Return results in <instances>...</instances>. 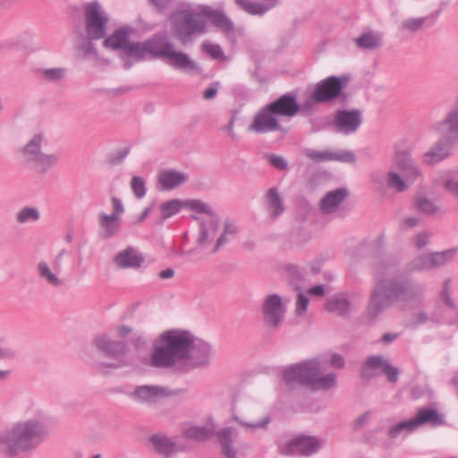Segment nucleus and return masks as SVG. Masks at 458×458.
Instances as JSON below:
<instances>
[{
    "instance_id": "1",
    "label": "nucleus",
    "mask_w": 458,
    "mask_h": 458,
    "mask_svg": "<svg viewBox=\"0 0 458 458\" xmlns=\"http://www.w3.org/2000/svg\"><path fill=\"white\" fill-rule=\"evenodd\" d=\"M394 270V266L387 262L377 264L373 267L377 283L366 310V317L369 321L375 320L394 303L415 308L425 302L426 285L417 283L410 276L432 270L430 253L413 258L406 264L404 273L384 277L385 275H391Z\"/></svg>"
},
{
    "instance_id": "2",
    "label": "nucleus",
    "mask_w": 458,
    "mask_h": 458,
    "mask_svg": "<svg viewBox=\"0 0 458 458\" xmlns=\"http://www.w3.org/2000/svg\"><path fill=\"white\" fill-rule=\"evenodd\" d=\"M213 356L211 345L191 332L170 329L157 338L150 357L151 366L176 372H189L207 366Z\"/></svg>"
},
{
    "instance_id": "3",
    "label": "nucleus",
    "mask_w": 458,
    "mask_h": 458,
    "mask_svg": "<svg viewBox=\"0 0 458 458\" xmlns=\"http://www.w3.org/2000/svg\"><path fill=\"white\" fill-rule=\"evenodd\" d=\"M206 19L225 34L234 31L233 21L223 10L204 4L196 11L191 4L181 3L169 17L174 38L182 46L191 45L197 37L208 32Z\"/></svg>"
},
{
    "instance_id": "4",
    "label": "nucleus",
    "mask_w": 458,
    "mask_h": 458,
    "mask_svg": "<svg viewBox=\"0 0 458 458\" xmlns=\"http://www.w3.org/2000/svg\"><path fill=\"white\" fill-rule=\"evenodd\" d=\"M148 56L161 60L174 70L187 74L200 72L199 64L188 54L177 50L165 32L156 33L142 43L129 42L120 53L123 67L126 70L131 68L133 62L146 60Z\"/></svg>"
},
{
    "instance_id": "5",
    "label": "nucleus",
    "mask_w": 458,
    "mask_h": 458,
    "mask_svg": "<svg viewBox=\"0 0 458 458\" xmlns=\"http://www.w3.org/2000/svg\"><path fill=\"white\" fill-rule=\"evenodd\" d=\"M49 436L47 418L43 412L16 421L0 433V451L14 458L36 450Z\"/></svg>"
},
{
    "instance_id": "6",
    "label": "nucleus",
    "mask_w": 458,
    "mask_h": 458,
    "mask_svg": "<svg viewBox=\"0 0 458 458\" xmlns=\"http://www.w3.org/2000/svg\"><path fill=\"white\" fill-rule=\"evenodd\" d=\"M323 369L320 359L305 360L285 367L282 378L290 388L302 386L313 390H328L336 385V374L329 372L321 376Z\"/></svg>"
},
{
    "instance_id": "7",
    "label": "nucleus",
    "mask_w": 458,
    "mask_h": 458,
    "mask_svg": "<svg viewBox=\"0 0 458 458\" xmlns=\"http://www.w3.org/2000/svg\"><path fill=\"white\" fill-rule=\"evenodd\" d=\"M431 130L440 138L424 153L422 161L435 165L451 155L453 145L458 140V93L443 120L434 123Z\"/></svg>"
},
{
    "instance_id": "8",
    "label": "nucleus",
    "mask_w": 458,
    "mask_h": 458,
    "mask_svg": "<svg viewBox=\"0 0 458 458\" xmlns=\"http://www.w3.org/2000/svg\"><path fill=\"white\" fill-rule=\"evenodd\" d=\"M188 206L191 211L208 216L207 220L194 215L191 216L199 224V233L197 239L198 244L199 246H206L213 241L217 233L220 223L219 216L209 204L200 199H194L189 202Z\"/></svg>"
},
{
    "instance_id": "9",
    "label": "nucleus",
    "mask_w": 458,
    "mask_h": 458,
    "mask_svg": "<svg viewBox=\"0 0 458 458\" xmlns=\"http://www.w3.org/2000/svg\"><path fill=\"white\" fill-rule=\"evenodd\" d=\"M440 423V416L437 410L421 408L417 414L409 420L399 421L389 427L387 436L390 438H397L398 437H405L414 432L420 427L425 424L437 425Z\"/></svg>"
},
{
    "instance_id": "10",
    "label": "nucleus",
    "mask_w": 458,
    "mask_h": 458,
    "mask_svg": "<svg viewBox=\"0 0 458 458\" xmlns=\"http://www.w3.org/2000/svg\"><path fill=\"white\" fill-rule=\"evenodd\" d=\"M108 16L98 1L85 5L86 34L89 40H98L106 36Z\"/></svg>"
},
{
    "instance_id": "11",
    "label": "nucleus",
    "mask_w": 458,
    "mask_h": 458,
    "mask_svg": "<svg viewBox=\"0 0 458 458\" xmlns=\"http://www.w3.org/2000/svg\"><path fill=\"white\" fill-rule=\"evenodd\" d=\"M384 374L391 383H396L399 378V369L394 367L391 362L381 355H371L365 360L360 375L363 378L369 379L377 375Z\"/></svg>"
},
{
    "instance_id": "12",
    "label": "nucleus",
    "mask_w": 458,
    "mask_h": 458,
    "mask_svg": "<svg viewBox=\"0 0 458 458\" xmlns=\"http://www.w3.org/2000/svg\"><path fill=\"white\" fill-rule=\"evenodd\" d=\"M362 123V114L359 109L337 110L331 122L333 130L345 136L357 132Z\"/></svg>"
},
{
    "instance_id": "13",
    "label": "nucleus",
    "mask_w": 458,
    "mask_h": 458,
    "mask_svg": "<svg viewBox=\"0 0 458 458\" xmlns=\"http://www.w3.org/2000/svg\"><path fill=\"white\" fill-rule=\"evenodd\" d=\"M261 312L264 324L274 330L278 328L284 321L286 309L283 304L282 298L276 293H272L264 299Z\"/></svg>"
},
{
    "instance_id": "14",
    "label": "nucleus",
    "mask_w": 458,
    "mask_h": 458,
    "mask_svg": "<svg viewBox=\"0 0 458 458\" xmlns=\"http://www.w3.org/2000/svg\"><path fill=\"white\" fill-rule=\"evenodd\" d=\"M248 131L265 134L274 131L285 132V130L280 123L279 118L267 104L255 114L248 126Z\"/></svg>"
},
{
    "instance_id": "15",
    "label": "nucleus",
    "mask_w": 458,
    "mask_h": 458,
    "mask_svg": "<svg viewBox=\"0 0 458 458\" xmlns=\"http://www.w3.org/2000/svg\"><path fill=\"white\" fill-rule=\"evenodd\" d=\"M360 296L356 293H338L329 296L326 301L327 311L345 317L355 311Z\"/></svg>"
},
{
    "instance_id": "16",
    "label": "nucleus",
    "mask_w": 458,
    "mask_h": 458,
    "mask_svg": "<svg viewBox=\"0 0 458 458\" xmlns=\"http://www.w3.org/2000/svg\"><path fill=\"white\" fill-rule=\"evenodd\" d=\"M344 87L345 81L337 76H329L316 84L311 98L316 103L329 102L340 97Z\"/></svg>"
},
{
    "instance_id": "17",
    "label": "nucleus",
    "mask_w": 458,
    "mask_h": 458,
    "mask_svg": "<svg viewBox=\"0 0 458 458\" xmlns=\"http://www.w3.org/2000/svg\"><path fill=\"white\" fill-rule=\"evenodd\" d=\"M321 445V440L316 437L300 436L287 443L284 454L309 456L317 453Z\"/></svg>"
},
{
    "instance_id": "18",
    "label": "nucleus",
    "mask_w": 458,
    "mask_h": 458,
    "mask_svg": "<svg viewBox=\"0 0 458 458\" xmlns=\"http://www.w3.org/2000/svg\"><path fill=\"white\" fill-rule=\"evenodd\" d=\"M93 344L107 357L120 360L127 352V345L123 341L111 339L106 334H100L94 337Z\"/></svg>"
},
{
    "instance_id": "19",
    "label": "nucleus",
    "mask_w": 458,
    "mask_h": 458,
    "mask_svg": "<svg viewBox=\"0 0 458 458\" xmlns=\"http://www.w3.org/2000/svg\"><path fill=\"white\" fill-rule=\"evenodd\" d=\"M394 162L401 170L407 181L414 182L422 176V173L416 162L408 151H398L395 153Z\"/></svg>"
},
{
    "instance_id": "20",
    "label": "nucleus",
    "mask_w": 458,
    "mask_h": 458,
    "mask_svg": "<svg viewBox=\"0 0 458 458\" xmlns=\"http://www.w3.org/2000/svg\"><path fill=\"white\" fill-rule=\"evenodd\" d=\"M267 105L278 118L280 116L293 117L299 111L296 96L290 93L281 96Z\"/></svg>"
},
{
    "instance_id": "21",
    "label": "nucleus",
    "mask_w": 458,
    "mask_h": 458,
    "mask_svg": "<svg viewBox=\"0 0 458 458\" xmlns=\"http://www.w3.org/2000/svg\"><path fill=\"white\" fill-rule=\"evenodd\" d=\"M166 394L167 390L165 387L145 385L136 386L131 397L140 403L155 404Z\"/></svg>"
},
{
    "instance_id": "22",
    "label": "nucleus",
    "mask_w": 458,
    "mask_h": 458,
    "mask_svg": "<svg viewBox=\"0 0 458 458\" xmlns=\"http://www.w3.org/2000/svg\"><path fill=\"white\" fill-rule=\"evenodd\" d=\"M145 258L139 250L131 246L127 247L123 250L119 251L114 258V263L122 269L140 267L144 263Z\"/></svg>"
},
{
    "instance_id": "23",
    "label": "nucleus",
    "mask_w": 458,
    "mask_h": 458,
    "mask_svg": "<svg viewBox=\"0 0 458 458\" xmlns=\"http://www.w3.org/2000/svg\"><path fill=\"white\" fill-rule=\"evenodd\" d=\"M345 188H337L327 192L319 201V208L323 214L331 215L338 210L340 204L348 197Z\"/></svg>"
},
{
    "instance_id": "24",
    "label": "nucleus",
    "mask_w": 458,
    "mask_h": 458,
    "mask_svg": "<svg viewBox=\"0 0 458 458\" xmlns=\"http://www.w3.org/2000/svg\"><path fill=\"white\" fill-rule=\"evenodd\" d=\"M235 4L245 13L254 16H263L280 4V0H234Z\"/></svg>"
},
{
    "instance_id": "25",
    "label": "nucleus",
    "mask_w": 458,
    "mask_h": 458,
    "mask_svg": "<svg viewBox=\"0 0 458 458\" xmlns=\"http://www.w3.org/2000/svg\"><path fill=\"white\" fill-rule=\"evenodd\" d=\"M133 32V29L129 26L122 27L114 31L111 35L105 38L103 45L106 48L114 50H123L130 42V36Z\"/></svg>"
},
{
    "instance_id": "26",
    "label": "nucleus",
    "mask_w": 458,
    "mask_h": 458,
    "mask_svg": "<svg viewBox=\"0 0 458 458\" xmlns=\"http://www.w3.org/2000/svg\"><path fill=\"white\" fill-rule=\"evenodd\" d=\"M188 180V175L173 169L163 170L158 175V183L162 191L173 190Z\"/></svg>"
},
{
    "instance_id": "27",
    "label": "nucleus",
    "mask_w": 458,
    "mask_h": 458,
    "mask_svg": "<svg viewBox=\"0 0 458 458\" xmlns=\"http://www.w3.org/2000/svg\"><path fill=\"white\" fill-rule=\"evenodd\" d=\"M265 204L272 219H276L285 211L284 199L276 187L267 190L265 195Z\"/></svg>"
},
{
    "instance_id": "28",
    "label": "nucleus",
    "mask_w": 458,
    "mask_h": 458,
    "mask_svg": "<svg viewBox=\"0 0 458 458\" xmlns=\"http://www.w3.org/2000/svg\"><path fill=\"white\" fill-rule=\"evenodd\" d=\"M149 442L157 454L166 458L170 457L176 452L175 442L164 434H154L150 437Z\"/></svg>"
},
{
    "instance_id": "29",
    "label": "nucleus",
    "mask_w": 458,
    "mask_h": 458,
    "mask_svg": "<svg viewBox=\"0 0 458 458\" xmlns=\"http://www.w3.org/2000/svg\"><path fill=\"white\" fill-rule=\"evenodd\" d=\"M98 224L101 228V234L105 239L113 237L121 228V219L106 213L98 215Z\"/></svg>"
},
{
    "instance_id": "30",
    "label": "nucleus",
    "mask_w": 458,
    "mask_h": 458,
    "mask_svg": "<svg viewBox=\"0 0 458 458\" xmlns=\"http://www.w3.org/2000/svg\"><path fill=\"white\" fill-rule=\"evenodd\" d=\"M232 435L233 428L230 427L223 428L216 432L222 453L226 458H236V451L233 448Z\"/></svg>"
},
{
    "instance_id": "31",
    "label": "nucleus",
    "mask_w": 458,
    "mask_h": 458,
    "mask_svg": "<svg viewBox=\"0 0 458 458\" xmlns=\"http://www.w3.org/2000/svg\"><path fill=\"white\" fill-rule=\"evenodd\" d=\"M383 37L378 31L369 30L355 38L360 48L375 50L382 46Z\"/></svg>"
},
{
    "instance_id": "32",
    "label": "nucleus",
    "mask_w": 458,
    "mask_h": 458,
    "mask_svg": "<svg viewBox=\"0 0 458 458\" xmlns=\"http://www.w3.org/2000/svg\"><path fill=\"white\" fill-rule=\"evenodd\" d=\"M38 275L48 285L60 288L64 285V280L60 278L56 273L52 271L49 265L46 261H40L37 267Z\"/></svg>"
},
{
    "instance_id": "33",
    "label": "nucleus",
    "mask_w": 458,
    "mask_h": 458,
    "mask_svg": "<svg viewBox=\"0 0 458 458\" xmlns=\"http://www.w3.org/2000/svg\"><path fill=\"white\" fill-rule=\"evenodd\" d=\"M458 248L445 250L443 251L429 252L432 269L442 267L454 260Z\"/></svg>"
},
{
    "instance_id": "34",
    "label": "nucleus",
    "mask_w": 458,
    "mask_h": 458,
    "mask_svg": "<svg viewBox=\"0 0 458 458\" xmlns=\"http://www.w3.org/2000/svg\"><path fill=\"white\" fill-rule=\"evenodd\" d=\"M183 435L191 440L206 441L214 435V428L208 426H191L184 429Z\"/></svg>"
},
{
    "instance_id": "35",
    "label": "nucleus",
    "mask_w": 458,
    "mask_h": 458,
    "mask_svg": "<svg viewBox=\"0 0 458 458\" xmlns=\"http://www.w3.org/2000/svg\"><path fill=\"white\" fill-rule=\"evenodd\" d=\"M194 199H188V200H180V199H171L169 201H166L163 203L160 207L161 208V214L162 217L164 219L169 218L172 216L176 215L180 212V210L182 208H186L190 210V207L188 206V203L191 201H193Z\"/></svg>"
},
{
    "instance_id": "36",
    "label": "nucleus",
    "mask_w": 458,
    "mask_h": 458,
    "mask_svg": "<svg viewBox=\"0 0 458 458\" xmlns=\"http://www.w3.org/2000/svg\"><path fill=\"white\" fill-rule=\"evenodd\" d=\"M42 141L43 136L41 134H36L22 148V154L28 161L34 162L41 154L40 148Z\"/></svg>"
},
{
    "instance_id": "37",
    "label": "nucleus",
    "mask_w": 458,
    "mask_h": 458,
    "mask_svg": "<svg viewBox=\"0 0 458 458\" xmlns=\"http://www.w3.org/2000/svg\"><path fill=\"white\" fill-rule=\"evenodd\" d=\"M432 320L437 323L458 326V310L449 313L448 307H437L432 313Z\"/></svg>"
},
{
    "instance_id": "38",
    "label": "nucleus",
    "mask_w": 458,
    "mask_h": 458,
    "mask_svg": "<svg viewBox=\"0 0 458 458\" xmlns=\"http://www.w3.org/2000/svg\"><path fill=\"white\" fill-rule=\"evenodd\" d=\"M40 219L39 209L32 206L21 208L16 214V221L19 224L36 223Z\"/></svg>"
},
{
    "instance_id": "39",
    "label": "nucleus",
    "mask_w": 458,
    "mask_h": 458,
    "mask_svg": "<svg viewBox=\"0 0 458 458\" xmlns=\"http://www.w3.org/2000/svg\"><path fill=\"white\" fill-rule=\"evenodd\" d=\"M386 181L388 188L396 192H403L408 189L407 183L401 175L395 172H389Z\"/></svg>"
},
{
    "instance_id": "40",
    "label": "nucleus",
    "mask_w": 458,
    "mask_h": 458,
    "mask_svg": "<svg viewBox=\"0 0 458 458\" xmlns=\"http://www.w3.org/2000/svg\"><path fill=\"white\" fill-rule=\"evenodd\" d=\"M57 155H46L41 153L34 161V163H36L39 166L42 172H47L48 169L54 166L57 163Z\"/></svg>"
},
{
    "instance_id": "41",
    "label": "nucleus",
    "mask_w": 458,
    "mask_h": 458,
    "mask_svg": "<svg viewBox=\"0 0 458 458\" xmlns=\"http://www.w3.org/2000/svg\"><path fill=\"white\" fill-rule=\"evenodd\" d=\"M203 52L216 60H225V56L218 44H212L209 42H203L201 45Z\"/></svg>"
},
{
    "instance_id": "42",
    "label": "nucleus",
    "mask_w": 458,
    "mask_h": 458,
    "mask_svg": "<svg viewBox=\"0 0 458 458\" xmlns=\"http://www.w3.org/2000/svg\"><path fill=\"white\" fill-rule=\"evenodd\" d=\"M66 70L65 68H47L41 71L42 77L47 81H58L64 78Z\"/></svg>"
},
{
    "instance_id": "43",
    "label": "nucleus",
    "mask_w": 458,
    "mask_h": 458,
    "mask_svg": "<svg viewBox=\"0 0 458 458\" xmlns=\"http://www.w3.org/2000/svg\"><path fill=\"white\" fill-rule=\"evenodd\" d=\"M428 20V17L409 18L403 21L402 28L411 32H417Z\"/></svg>"
},
{
    "instance_id": "44",
    "label": "nucleus",
    "mask_w": 458,
    "mask_h": 458,
    "mask_svg": "<svg viewBox=\"0 0 458 458\" xmlns=\"http://www.w3.org/2000/svg\"><path fill=\"white\" fill-rule=\"evenodd\" d=\"M131 187L134 196L137 199H142L146 195V182L140 176H133L131 182Z\"/></svg>"
},
{
    "instance_id": "45",
    "label": "nucleus",
    "mask_w": 458,
    "mask_h": 458,
    "mask_svg": "<svg viewBox=\"0 0 458 458\" xmlns=\"http://www.w3.org/2000/svg\"><path fill=\"white\" fill-rule=\"evenodd\" d=\"M130 147H123L120 149L111 152L107 156V162L111 165H116L121 164L130 153Z\"/></svg>"
},
{
    "instance_id": "46",
    "label": "nucleus",
    "mask_w": 458,
    "mask_h": 458,
    "mask_svg": "<svg viewBox=\"0 0 458 458\" xmlns=\"http://www.w3.org/2000/svg\"><path fill=\"white\" fill-rule=\"evenodd\" d=\"M233 420L236 421L238 424L246 427L247 428H250L252 430L255 429H265L267 428L268 423L270 422V417L266 416L261 420L256 422H246L241 420L238 416H233Z\"/></svg>"
},
{
    "instance_id": "47",
    "label": "nucleus",
    "mask_w": 458,
    "mask_h": 458,
    "mask_svg": "<svg viewBox=\"0 0 458 458\" xmlns=\"http://www.w3.org/2000/svg\"><path fill=\"white\" fill-rule=\"evenodd\" d=\"M416 208L422 213L432 215L437 212V208L434 202L427 198L420 197L416 199Z\"/></svg>"
},
{
    "instance_id": "48",
    "label": "nucleus",
    "mask_w": 458,
    "mask_h": 458,
    "mask_svg": "<svg viewBox=\"0 0 458 458\" xmlns=\"http://www.w3.org/2000/svg\"><path fill=\"white\" fill-rule=\"evenodd\" d=\"M332 160L340 161L344 163H355L356 162V156L353 151L352 150H339L332 152Z\"/></svg>"
},
{
    "instance_id": "49",
    "label": "nucleus",
    "mask_w": 458,
    "mask_h": 458,
    "mask_svg": "<svg viewBox=\"0 0 458 458\" xmlns=\"http://www.w3.org/2000/svg\"><path fill=\"white\" fill-rule=\"evenodd\" d=\"M305 155L315 162H323L332 160V151H317L308 148L305 150Z\"/></svg>"
},
{
    "instance_id": "50",
    "label": "nucleus",
    "mask_w": 458,
    "mask_h": 458,
    "mask_svg": "<svg viewBox=\"0 0 458 458\" xmlns=\"http://www.w3.org/2000/svg\"><path fill=\"white\" fill-rule=\"evenodd\" d=\"M16 352L13 347L0 341V360H12L15 359Z\"/></svg>"
},
{
    "instance_id": "51",
    "label": "nucleus",
    "mask_w": 458,
    "mask_h": 458,
    "mask_svg": "<svg viewBox=\"0 0 458 458\" xmlns=\"http://www.w3.org/2000/svg\"><path fill=\"white\" fill-rule=\"evenodd\" d=\"M309 302H310L309 298L302 293H299L298 298L296 301L295 313L298 316L303 315L308 309Z\"/></svg>"
},
{
    "instance_id": "52",
    "label": "nucleus",
    "mask_w": 458,
    "mask_h": 458,
    "mask_svg": "<svg viewBox=\"0 0 458 458\" xmlns=\"http://www.w3.org/2000/svg\"><path fill=\"white\" fill-rule=\"evenodd\" d=\"M268 160L270 165L278 170L287 169L288 163L286 159L282 156L272 154L268 157Z\"/></svg>"
},
{
    "instance_id": "53",
    "label": "nucleus",
    "mask_w": 458,
    "mask_h": 458,
    "mask_svg": "<svg viewBox=\"0 0 458 458\" xmlns=\"http://www.w3.org/2000/svg\"><path fill=\"white\" fill-rule=\"evenodd\" d=\"M430 236L431 234L427 231L419 233L414 239L416 248L419 250L423 249L428 243Z\"/></svg>"
},
{
    "instance_id": "54",
    "label": "nucleus",
    "mask_w": 458,
    "mask_h": 458,
    "mask_svg": "<svg viewBox=\"0 0 458 458\" xmlns=\"http://www.w3.org/2000/svg\"><path fill=\"white\" fill-rule=\"evenodd\" d=\"M111 201L113 211L110 215L121 219V216L124 213V207L122 200L117 197H112Z\"/></svg>"
},
{
    "instance_id": "55",
    "label": "nucleus",
    "mask_w": 458,
    "mask_h": 458,
    "mask_svg": "<svg viewBox=\"0 0 458 458\" xmlns=\"http://www.w3.org/2000/svg\"><path fill=\"white\" fill-rule=\"evenodd\" d=\"M444 188L454 197L458 199V180L446 178L444 182Z\"/></svg>"
},
{
    "instance_id": "56",
    "label": "nucleus",
    "mask_w": 458,
    "mask_h": 458,
    "mask_svg": "<svg viewBox=\"0 0 458 458\" xmlns=\"http://www.w3.org/2000/svg\"><path fill=\"white\" fill-rule=\"evenodd\" d=\"M429 320H432V316L429 317L425 311L418 312L413 317V324L415 326L424 325L428 323Z\"/></svg>"
},
{
    "instance_id": "57",
    "label": "nucleus",
    "mask_w": 458,
    "mask_h": 458,
    "mask_svg": "<svg viewBox=\"0 0 458 458\" xmlns=\"http://www.w3.org/2000/svg\"><path fill=\"white\" fill-rule=\"evenodd\" d=\"M330 365L336 369H342L344 366V359L342 355L334 353L330 358Z\"/></svg>"
},
{
    "instance_id": "58",
    "label": "nucleus",
    "mask_w": 458,
    "mask_h": 458,
    "mask_svg": "<svg viewBox=\"0 0 458 458\" xmlns=\"http://www.w3.org/2000/svg\"><path fill=\"white\" fill-rule=\"evenodd\" d=\"M370 411H367L362 415L359 416L354 422V428L359 429L363 427L370 419Z\"/></svg>"
},
{
    "instance_id": "59",
    "label": "nucleus",
    "mask_w": 458,
    "mask_h": 458,
    "mask_svg": "<svg viewBox=\"0 0 458 458\" xmlns=\"http://www.w3.org/2000/svg\"><path fill=\"white\" fill-rule=\"evenodd\" d=\"M229 241V234H226L223 232V233L218 237L212 252H217L219 249L225 244H226Z\"/></svg>"
},
{
    "instance_id": "60",
    "label": "nucleus",
    "mask_w": 458,
    "mask_h": 458,
    "mask_svg": "<svg viewBox=\"0 0 458 458\" xmlns=\"http://www.w3.org/2000/svg\"><path fill=\"white\" fill-rule=\"evenodd\" d=\"M451 279L450 278H447L444 281L443 283V288L439 293V297L440 299H443L445 297H448V296H451L452 295V291H451Z\"/></svg>"
},
{
    "instance_id": "61",
    "label": "nucleus",
    "mask_w": 458,
    "mask_h": 458,
    "mask_svg": "<svg viewBox=\"0 0 458 458\" xmlns=\"http://www.w3.org/2000/svg\"><path fill=\"white\" fill-rule=\"evenodd\" d=\"M443 303L445 304V307H448V312L449 313H455L457 311V305L454 302V299L451 296L445 297L443 299H440Z\"/></svg>"
},
{
    "instance_id": "62",
    "label": "nucleus",
    "mask_w": 458,
    "mask_h": 458,
    "mask_svg": "<svg viewBox=\"0 0 458 458\" xmlns=\"http://www.w3.org/2000/svg\"><path fill=\"white\" fill-rule=\"evenodd\" d=\"M219 85L218 82H215L214 86L208 88L204 90L203 98L205 99H211L216 97L217 93V86Z\"/></svg>"
},
{
    "instance_id": "63",
    "label": "nucleus",
    "mask_w": 458,
    "mask_h": 458,
    "mask_svg": "<svg viewBox=\"0 0 458 458\" xmlns=\"http://www.w3.org/2000/svg\"><path fill=\"white\" fill-rule=\"evenodd\" d=\"M420 222V219L418 218V217H414V216H411V217H407L405 218L403 223H402V226L403 227H409V228H412V227H415L417 226Z\"/></svg>"
},
{
    "instance_id": "64",
    "label": "nucleus",
    "mask_w": 458,
    "mask_h": 458,
    "mask_svg": "<svg viewBox=\"0 0 458 458\" xmlns=\"http://www.w3.org/2000/svg\"><path fill=\"white\" fill-rule=\"evenodd\" d=\"M115 331L118 336L126 338L131 333V328L127 326H119L115 328Z\"/></svg>"
}]
</instances>
